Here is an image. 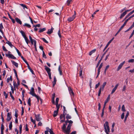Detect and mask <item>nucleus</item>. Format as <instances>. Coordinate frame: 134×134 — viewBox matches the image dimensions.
<instances>
[{
    "instance_id": "obj_33",
    "label": "nucleus",
    "mask_w": 134,
    "mask_h": 134,
    "mask_svg": "<svg viewBox=\"0 0 134 134\" xmlns=\"http://www.w3.org/2000/svg\"><path fill=\"white\" fill-rule=\"evenodd\" d=\"M58 71L59 72L60 74V75H62V71L60 69V66H59L58 68Z\"/></svg>"
},
{
    "instance_id": "obj_61",
    "label": "nucleus",
    "mask_w": 134,
    "mask_h": 134,
    "mask_svg": "<svg viewBox=\"0 0 134 134\" xmlns=\"http://www.w3.org/2000/svg\"><path fill=\"white\" fill-rule=\"evenodd\" d=\"M104 114V110L103 109L102 110V111L101 114V116L102 117H103Z\"/></svg>"
},
{
    "instance_id": "obj_26",
    "label": "nucleus",
    "mask_w": 134,
    "mask_h": 134,
    "mask_svg": "<svg viewBox=\"0 0 134 134\" xmlns=\"http://www.w3.org/2000/svg\"><path fill=\"white\" fill-rule=\"evenodd\" d=\"M20 32L24 38L26 37L25 32L23 31H21Z\"/></svg>"
},
{
    "instance_id": "obj_13",
    "label": "nucleus",
    "mask_w": 134,
    "mask_h": 134,
    "mask_svg": "<svg viewBox=\"0 0 134 134\" xmlns=\"http://www.w3.org/2000/svg\"><path fill=\"white\" fill-rule=\"evenodd\" d=\"M46 130L50 132V134H55L54 133L53 131L51 129H50L48 127H47L46 128Z\"/></svg>"
},
{
    "instance_id": "obj_40",
    "label": "nucleus",
    "mask_w": 134,
    "mask_h": 134,
    "mask_svg": "<svg viewBox=\"0 0 134 134\" xmlns=\"http://www.w3.org/2000/svg\"><path fill=\"white\" fill-rule=\"evenodd\" d=\"M24 26H26L29 28H30L31 27V25L30 24L27 23H25Z\"/></svg>"
},
{
    "instance_id": "obj_4",
    "label": "nucleus",
    "mask_w": 134,
    "mask_h": 134,
    "mask_svg": "<svg viewBox=\"0 0 134 134\" xmlns=\"http://www.w3.org/2000/svg\"><path fill=\"white\" fill-rule=\"evenodd\" d=\"M66 114H61L60 116V119L61 120L60 122H64L65 120V115Z\"/></svg>"
},
{
    "instance_id": "obj_63",
    "label": "nucleus",
    "mask_w": 134,
    "mask_h": 134,
    "mask_svg": "<svg viewBox=\"0 0 134 134\" xmlns=\"http://www.w3.org/2000/svg\"><path fill=\"white\" fill-rule=\"evenodd\" d=\"M131 29H132V28H131V27H130L126 31H125V32H127L128 31H129L130 30H131Z\"/></svg>"
},
{
    "instance_id": "obj_14",
    "label": "nucleus",
    "mask_w": 134,
    "mask_h": 134,
    "mask_svg": "<svg viewBox=\"0 0 134 134\" xmlns=\"http://www.w3.org/2000/svg\"><path fill=\"white\" fill-rule=\"evenodd\" d=\"M53 29H54L52 27L51 29L48 30V31L47 32V33L49 35L50 34L53 32Z\"/></svg>"
},
{
    "instance_id": "obj_29",
    "label": "nucleus",
    "mask_w": 134,
    "mask_h": 134,
    "mask_svg": "<svg viewBox=\"0 0 134 134\" xmlns=\"http://www.w3.org/2000/svg\"><path fill=\"white\" fill-rule=\"evenodd\" d=\"M63 114H66L67 113V111L66 109V108L65 107L63 106Z\"/></svg>"
},
{
    "instance_id": "obj_24",
    "label": "nucleus",
    "mask_w": 134,
    "mask_h": 134,
    "mask_svg": "<svg viewBox=\"0 0 134 134\" xmlns=\"http://www.w3.org/2000/svg\"><path fill=\"white\" fill-rule=\"evenodd\" d=\"M58 112V111H57V110L54 111L53 114V116L54 117H55L57 115Z\"/></svg>"
},
{
    "instance_id": "obj_3",
    "label": "nucleus",
    "mask_w": 134,
    "mask_h": 134,
    "mask_svg": "<svg viewBox=\"0 0 134 134\" xmlns=\"http://www.w3.org/2000/svg\"><path fill=\"white\" fill-rule=\"evenodd\" d=\"M66 125L64 124L62 127V129L65 133L66 134H69L70 132V129L68 130V127L66 129Z\"/></svg>"
},
{
    "instance_id": "obj_16",
    "label": "nucleus",
    "mask_w": 134,
    "mask_h": 134,
    "mask_svg": "<svg viewBox=\"0 0 134 134\" xmlns=\"http://www.w3.org/2000/svg\"><path fill=\"white\" fill-rule=\"evenodd\" d=\"M3 28L2 24V23L0 24V31L2 33V34H3V32L2 30V29Z\"/></svg>"
},
{
    "instance_id": "obj_47",
    "label": "nucleus",
    "mask_w": 134,
    "mask_h": 134,
    "mask_svg": "<svg viewBox=\"0 0 134 134\" xmlns=\"http://www.w3.org/2000/svg\"><path fill=\"white\" fill-rule=\"evenodd\" d=\"M21 58L23 60V61L25 62V63H26V64H27L28 63L27 62V61L23 57V56H21Z\"/></svg>"
},
{
    "instance_id": "obj_44",
    "label": "nucleus",
    "mask_w": 134,
    "mask_h": 134,
    "mask_svg": "<svg viewBox=\"0 0 134 134\" xmlns=\"http://www.w3.org/2000/svg\"><path fill=\"white\" fill-rule=\"evenodd\" d=\"M12 122H11L9 124V129L10 130H11L12 129Z\"/></svg>"
},
{
    "instance_id": "obj_7",
    "label": "nucleus",
    "mask_w": 134,
    "mask_h": 134,
    "mask_svg": "<svg viewBox=\"0 0 134 134\" xmlns=\"http://www.w3.org/2000/svg\"><path fill=\"white\" fill-rule=\"evenodd\" d=\"M6 56L9 58H11L13 59H16V58L13 56L12 54H5Z\"/></svg>"
},
{
    "instance_id": "obj_5",
    "label": "nucleus",
    "mask_w": 134,
    "mask_h": 134,
    "mask_svg": "<svg viewBox=\"0 0 134 134\" xmlns=\"http://www.w3.org/2000/svg\"><path fill=\"white\" fill-rule=\"evenodd\" d=\"M74 14L71 17H70L68 18V21L69 22H71L76 17V12L75 11H74Z\"/></svg>"
},
{
    "instance_id": "obj_37",
    "label": "nucleus",
    "mask_w": 134,
    "mask_h": 134,
    "mask_svg": "<svg viewBox=\"0 0 134 134\" xmlns=\"http://www.w3.org/2000/svg\"><path fill=\"white\" fill-rule=\"evenodd\" d=\"M80 72L79 73V76L80 77H81L82 78V70L81 68L80 69Z\"/></svg>"
},
{
    "instance_id": "obj_18",
    "label": "nucleus",
    "mask_w": 134,
    "mask_h": 134,
    "mask_svg": "<svg viewBox=\"0 0 134 134\" xmlns=\"http://www.w3.org/2000/svg\"><path fill=\"white\" fill-rule=\"evenodd\" d=\"M6 43L8 44L11 48L14 47V46L12 44V43L8 41H7Z\"/></svg>"
},
{
    "instance_id": "obj_50",
    "label": "nucleus",
    "mask_w": 134,
    "mask_h": 134,
    "mask_svg": "<svg viewBox=\"0 0 134 134\" xmlns=\"http://www.w3.org/2000/svg\"><path fill=\"white\" fill-rule=\"evenodd\" d=\"M100 85V83L99 82L96 85L95 88L97 89V88Z\"/></svg>"
},
{
    "instance_id": "obj_53",
    "label": "nucleus",
    "mask_w": 134,
    "mask_h": 134,
    "mask_svg": "<svg viewBox=\"0 0 134 134\" xmlns=\"http://www.w3.org/2000/svg\"><path fill=\"white\" fill-rule=\"evenodd\" d=\"M134 62V59H130L128 60V62L129 63H133Z\"/></svg>"
},
{
    "instance_id": "obj_1",
    "label": "nucleus",
    "mask_w": 134,
    "mask_h": 134,
    "mask_svg": "<svg viewBox=\"0 0 134 134\" xmlns=\"http://www.w3.org/2000/svg\"><path fill=\"white\" fill-rule=\"evenodd\" d=\"M29 93L33 96H34L36 97L37 99L38 102H39V100H40L41 101V103H42V99L40 98V97L35 94L34 92V88L32 87L31 88V90L30 92Z\"/></svg>"
},
{
    "instance_id": "obj_11",
    "label": "nucleus",
    "mask_w": 134,
    "mask_h": 134,
    "mask_svg": "<svg viewBox=\"0 0 134 134\" xmlns=\"http://www.w3.org/2000/svg\"><path fill=\"white\" fill-rule=\"evenodd\" d=\"M114 38L113 37L112 38L111 40L108 42L106 46H105V47L104 49L103 50V51H104L107 48L109 45L111 43V41L113 40L114 39Z\"/></svg>"
},
{
    "instance_id": "obj_8",
    "label": "nucleus",
    "mask_w": 134,
    "mask_h": 134,
    "mask_svg": "<svg viewBox=\"0 0 134 134\" xmlns=\"http://www.w3.org/2000/svg\"><path fill=\"white\" fill-rule=\"evenodd\" d=\"M35 117L36 120L37 121H40L42 119L40 117V114L38 115H36L35 114Z\"/></svg>"
},
{
    "instance_id": "obj_31",
    "label": "nucleus",
    "mask_w": 134,
    "mask_h": 134,
    "mask_svg": "<svg viewBox=\"0 0 134 134\" xmlns=\"http://www.w3.org/2000/svg\"><path fill=\"white\" fill-rule=\"evenodd\" d=\"M106 83H107L106 82H104L103 83V84H102V87H102V91H103V90H104V87H105V86L106 85Z\"/></svg>"
},
{
    "instance_id": "obj_57",
    "label": "nucleus",
    "mask_w": 134,
    "mask_h": 134,
    "mask_svg": "<svg viewBox=\"0 0 134 134\" xmlns=\"http://www.w3.org/2000/svg\"><path fill=\"white\" fill-rule=\"evenodd\" d=\"M59 100V99L58 98H57L56 99L55 101V104H58V102Z\"/></svg>"
},
{
    "instance_id": "obj_46",
    "label": "nucleus",
    "mask_w": 134,
    "mask_h": 134,
    "mask_svg": "<svg viewBox=\"0 0 134 134\" xmlns=\"http://www.w3.org/2000/svg\"><path fill=\"white\" fill-rule=\"evenodd\" d=\"M102 59L101 58V59L99 60V61L98 62L97 64L96 67L97 68L98 67V66L99 65L101 60H102Z\"/></svg>"
},
{
    "instance_id": "obj_64",
    "label": "nucleus",
    "mask_w": 134,
    "mask_h": 134,
    "mask_svg": "<svg viewBox=\"0 0 134 134\" xmlns=\"http://www.w3.org/2000/svg\"><path fill=\"white\" fill-rule=\"evenodd\" d=\"M116 89H115V88H114L112 90V92H111V94H112L114 93V92L115 91V90H116Z\"/></svg>"
},
{
    "instance_id": "obj_2",
    "label": "nucleus",
    "mask_w": 134,
    "mask_h": 134,
    "mask_svg": "<svg viewBox=\"0 0 134 134\" xmlns=\"http://www.w3.org/2000/svg\"><path fill=\"white\" fill-rule=\"evenodd\" d=\"M104 127L105 132L107 134H109L108 132H110V129L108 122L106 121L105 122V124H104Z\"/></svg>"
},
{
    "instance_id": "obj_43",
    "label": "nucleus",
    "mask_w": 134,
    "mask_h": 134,
    "mask_svg": "<svg viewBox=\"0 0 134 134\" xmlns=\"http://www.w3.org/2000/svg\"><path fill=\"white\" fill-rule=\"evenodd\" d=\"M22 129V125H20L19 126V132L20 134L21 133Z\"/></svg>"
},
{
    "instance_id": "obj_45",
    "label": "nucleus",
    "mask_w": 134,
    "mask_h": 134,
    "mask_svg": "<svg viewBox=\"0 0 134 134\" xmlns=\"http://www.w3.org/2000/svg\"><path fill=\"white\" fill-rule=\"evenodd\" d=\"M56 107L57 108V111H59V110L60 107V105L58 104H55Z\"/></svg>"
},
{
    "instance_id": "obj_23",
    "label": "nucleus",
    "mask_w": 134,
    "mask_h": 134,
    "mask_svg": "<svg viewBox=\"0 0 134 134\" xmlns=\"http://www.w3.org/2000/svg\"><path fill=\"white\" fill-rule=\"evenodd\" d=\"M96 51V49H94L92 50L89 53V55H91L93 53H95Z\"/></svg>"
},
{
    "instance_id": "obj_21",
    "label": "nucleus",
    "mask_w": 134,
    "mask_h": 134,
    "mask_svg": "<svg viewBox=\"0 0 134 134\" xmlns=\"http://www.w3.org/2000/svg\"><path fill=\"white\" fill-rule=\"evenodd\" d=\"M68 90L70 94H72L73 95H74V93L71 88L70 87H69Z\"/></svg>"
},
{
    "instance_id": "obj_52",
    "label": "nucleus",
    "mask_w": 134,
    "mask_h": 134,
    "mask_svg": "<svg viewBox=\"0 0 134 134\" xmlns=\"http://www.w3.org/2000/svg\"><path fill=\"white\" fill-rule=\"evenodd\" d=\"M124 114L125 113L124 112L122 113L121 116V118L122 119H123L124 118L125 115Z\"/></svg>"
},
{
    "instance_id": "obj_20",
    "label": "nucleus",
    "mask_w": 134,
    "mask_h": 134,
    "mask_svg": "<svg viewBox=\"0 0 134 134\" xmlns=\"http://www.w3.org/2000/svg\"><path fill=\"white\" fill-rule=\"evenodd\" d=\"M15 20L17 23L19 24H22V22L18 18H16Z\"/></svg>"
},
{
    "instance_id": "obj_56",
    "label": "nucleus",
    "mask_w": 134,
    "mask_h": 134,
    "mask_svg": "<svg viewBox=\"0 0 134 134\" xmlns=\"http://www.w3.org/2000/svg\"><path fill=\"white\" fill-rule=\"evenodd\" d=\"M16 83H15L14 82L13 86H14V90H15V87L16 86L17 87H18V86L16 85Z\"/></svg>"
},
{
    "instance_id": "obj_62",
    "label": "nucleus",
    "mask_w": 134,
    "mask_h": 134,
    "mask_svg": "<svg viewBox=\"0 0 134 134\" xmlns=\"http://www.w3.org/2000/svg\"><path fill=\"white\" fill-rule=\"evenodd\" d=\"M15 116L16 118H17L18 116V113H17V111H16V110H15Z\"/></svg>"
},
{
    "instance_id": "obj_10",
    "label": "nucleus",
    "mask_w": 134,
    "mask_h": 134,
    "mask_svg": "<svg viewBox=\"0 0 134 134\" xmlns=\"http://www.w3.org/2000/svg\"><path fill=\"white\" fill-rule=\"evenodd\" d=\"M12 118L11 115L9 113H8L7 115V121H9Z\"/></svg>"
},
{
    "instance_id": "obj_59",
    "label": "nucleus",
    "mask_w": 134,
    "mask_h": 134,
    "mask_svg": "<svg viewBox=\"0 0 134 134\" xmlns=\"http://www.w3.org/2000/svg\"><path fill=\"white\" fill-rule=\"evenodd\" d=\"M71 0H68L67 1V4L68 5H69Z\"/></svg>"
},
{
    "instance_id": "obj_34",
    "label": "nucleus",
    "mask_w": 134,
    "mask_h": 134,
    "mask_svg": "<svg viewBox=\"0 0 134 134\" xmlns=\"http://www.w3.org/2000/svg\"><path fill=\"white\" fill-rule=\"evenodd\" d=\"M4 129V126L3 124H2L1 127V132H3Z\"/></svg>"
},
{
    "instance_id": "obj_54",
    "label": "nucleus",
    "mask_w": 134,
    "mask_h": 134,
    "mask_svg": "<svg viewBox=\"0 0 134 134\" xmlns=\"http://www.w3.org/2000/svg\"><path fill=\"white\" fill-rule=\"evenodd\" d=\"M41 39H42L43 41L45 43H48V42L44 38H41Z\"/></svg>"
},
{
    "instance_id": "obj_39",
    "label": "nucleus",
    "mask_w": 134,
    "mask_h": 134,
    "mask_svg": "<svg viewBox=\"0 0 134 134\" xmlns=\"http://www.w3.org/2000/svg\"><path fill=\"white\" fill-rule=\"evenodd\" d=\"M31 99L30 98H29L27 101V104L30 106H31Z\"/></svg>"
},
{
    "instance_id": "obj_22",
    "label": "nucleus",
    "mask_w": 134,
    "mask_h": 134,
    "mask_svg": "<svg viewBox=\"0 0 134 134\" xmlns=\"http://www.w3.org/2000/svg\"><path fill=\"white\" fill-rule=\"evenodd\" d=\"M66 117L67 120H68L69 119H70L71 118V115H69V114H66Z\"/></svg>"
},
{
    "instance_id": "obj_41",
    "label": "nucleus",
    "mask_w": 134,
    "mask_h": 134,
    "mask_svg": "<svg viewBox=\"0 0 134 134\" xmlns=\"http://www.w3.org/2000/svg\"><path fill=\"white\" fill-rule=\"evenodd\" d=\"M121 109L122 110L123 112H125L126 111L124 105H122V107Z\"/></svg>"
},
{
    "instance_id": "obj_19",
    "label": "nucleus",
    "mask_w": 134,
    "mask_h": 134,
    "mask_svg": "<svg viewBox=\"0 0 134 134\" xmlns=\"http://www.w3.org/2000/svg\"><path fill=\"white\" fill-rule=\"evenodd\" d=\"M57 79L55 76L54 77V81L53 82V86L54 87L56 83Z\"/></svg>"
},
{
    "instance_id": "obj_28",
    "label": "nucleus",
    "mask_w": 134,
    "mask_h": 134,
    "mask_svg": "<svg viewBox=\"0 0 134 134\" xmlns=\"http://www.w3.org/2000/svg\"><path fill=\"white\" fill-rule=\"evenodd\" d=\"M110 95H109L104 102L106 103H107V102H108L110 99Z\"/></svg>"
},
{
    "instance_id": "obj_49",
    "label": "nucleus",
    "mask_w": 134,
    "mask_h": 134,
    "mask_svg": "<svg viewBox=\"0 0 134 134\" xmlns=\"http://www.w3.org/2000/svg\"><path fill=\"white\" fill-rule=\"evenodd\" d=\"M9 94H10V97L13 100H14L15 99H14V97H13V96L12 95V93H11V92H9Z\"/></svg>"
},
{
    "instance_id": "obj_51",
    "label": "nucleus",
    "mask_w": 134,
    "mask_h": 134,
    "mask_svg": "<svg viewBox=\"0 0 134 134\" xmlns=\"http://www.w3.org/2000/svg\"><path fill=\"white\" fill-rule=\"evenodd\" d=\"M3 94L5 96V98H7L8 97V94L6 93L5 91L3 92Z\"/></svg>"
},
{
    "instance_id": "obj_30",
    "label": "nucleus",
    "mask_w": 134,
    "mask_h": 134,
    "mask_svg": "<svg viewBox=\"0 0 134 134\" xmlns=\"http://www.w3.org/2000/svg\"><path fill=\"white\" fill-rule=\"evenodd\" d=\"M24 38L25 40L26 43L27 44H28L30 42V41H29V40H28V38H27V37H24Z\"/></svg>"
},
{
    "instance_id": "obj_36",
    "label": "nucleus",
    "mask_w": 134,
    "mask_h": 134,
    "mask_svg": "<svg viewBox=\"0 0 134 134\" xmlns=\"http://www.w3.org/2000/svg\"><path fill=\"white\" fill-rule=\"evenodd\" d=\"M20 5L23 7L24 9H25V8L27 9V7L25 4H20Z\"/></svg>"
},
{
    "instance_id": "obj_9",
    "label": "nucleus",
    "mask_w": 134,
    "mask_h": 134,
    "mask_svg": "<svg viewBox=\"0 0 134 134\" xmlns=\"http://www.w3.org/2000/svg\"><path fill=\"white\" fill-rule=\"evenodd\" d=\"M125 61H124L119 64L117 69V71H119L122 68L123 65L125 64Z\"/></svg>"
},
{
    "instance_id": "obj_25",
    "label": "nucleus",
    "mask_w": 134,
    "mask_h": 134,
    "mask_svg": "<svg viewBox=\"0 0 134 134\" xmlns=\"http://www.w3.org/2000/svg\"><path fill=\"white\" fill-rule=\"evenodd\" d=\"M126 13L125 11L121 14L120 17V19H122L126 14Z\"/></svg>"
},
{
    "instance_id": "obj_27",
    "label": "nucleus",
    "mask_w": 134,
    "mask_h": 134,
    "mask_svg": "<svg viewBox=\"0 0 134 134\" xmlns=\"http://www.w3.org/2000/svg\"><path fill=\"white\" fill-rule=\"evenodd\" d=\"M103 63H102L100 64V65H99V67L98 68V72H100V69H101V68H102V66H103Z\"/></svg>"
},
{
    "instance_id": "obj_6",
    "label": "nucleus",
    "mask_w": 134,
    "mask_h": 134,
    "mask_svg": "<svg viewBox=\"0 0 134 134\" xmlns=\"http://www.w3.org/2000/svg\"><path fill=\"white\" fill-rule=\"evenodd\" d=\"M68 123H69V124L68 126L67 129H70L71 127L72 126V124L73 123V122L71 120H68Z\"/></svg>"
},
{
    "instance_id": "obj_12",
    "label": "nucleus",
    "mask_w": 134,
    "mask_h": 134,
    "mask_svg": "<svg viewBox=\"0 0 134 134\" xmlns=\"http://www.w3.org/2000/svg\"><path fill=\"white\" fill-rule=\"evenodd\" d=\"M44 67L45 69L47 71L48 74L51 73V69L46 66H45Z\"/></svg>"
},
{
    "instance_id": "obj_48",
    "label": "nucleus",
    "mask_w": 134,
    "mask_h": 134,
    "mask_svg": "<svg viewBox=\"0 0 134 134\" xmlns=\"http://www.w3.org/2000/svg\"><path fill=\"white\" fill-rule=\"evenodd\" d=\"M16 51H17V53H18V55L19 56H20L21 57V53L19 51L18 49H17L16 48Z\"/></svg>"
},
{
    "instance_id": "obj_32",
    "label": "nucleus",
    "mask_w": 134,
    "mask_h": 134,
    "mask_svg": "<svg viewBox=\"0 0 134 134\" xmlns=\"http://www.w3.org/2000/svg\"><path fill=\"white\" fill-rule=\"evenodd\" d=\"M102 91V87H100L99 91L98 94V96H100Z\"/></svg>"
},
{
    "instance_id": "obj_42",
    "label": "nucleus",
    "mask_w": 134,
    "mask_h": 134,
    "mask_svg": "<svg viewBox=\"0 0 134 134\" xmlns=\"http://www.w3.org/2000/svg\"><path fill=\"white\" fill-rule=\"evenodd\" d=\"M30 119L31 121L35 125V122L36 121L35 120H34L32 118V117H30Z\"/></svg>"
},
{
    "instance_id": "obj_55",
    "label": "nucleus",
    "mask_w": 134,
    "mask_h": 134,
    "mask_svg": "<svg viewBox=\"0 0 134 134\" xmlns=\"http://www.w3.org/2000/svg\"><path fill=\"white\" fill-rule=\"evenodd\" d=\"M43 57L45 58H47L46 55L43 51Z\"/></svg>"
},
{
    "instance_id": "obj_15",
    "label": "nucleus",
    "mask_w": 134,
    "mask_h": 134,
    "mask_svg": "<svg viewBox=\"0 0 134 134\" xmlns=\"http://www.w3.org/2000/svg\"><path fill=\"white\" fill-rule=\"evenodd\" d=\"M26 64L27 65V67L28 69L30 70V71L31 72L32 74H34V72L33 70L30 67L29 63H28Z\"/></svg>"
},
{
    "instance_id": "obj_17",
    "label": "nucleus",
    "mask_w": 134,
    "mask_h": 134,
    "mask_svg": "<svg viewBox=\"0 0 134 134\" xmlns=\"http://www.w3.org/2000/svg\"><path fill=\"white\" fill-rule=\"evenodd\" d=\"M11 62L16 67L18 68V64L14 61L13 60H11Z\"/></svg>"
},
{
    "instance_id": "obj_60",
    "label": "nucleus",
    "mask_w": 134,
    "mask_h": 134,
    "mask_svg": "<svg viewBox=\"0 0 134 134\" xmlns=\"http://www.w3.org/2000/svg\"><path fill=\"white\" fill-rule=\"evenodd\" d=\"M2 48L3 49V50L4 51H7V50L6 48L4 46H2Z\"/></svg>"
},
{
    "instance_id": "obj_35",
    "label": "nucleus",
    "mask_w": 134,
    "mask_h": 134,
    "mask_svg": "<svg viewBox=\"0 0 134 134\" xmlns=\"http://www.w3.org/2000/svg\"><path fill=\"white\" fill-rule=\"evenodd\" d=\"M46 30V28H43L42 29H40V30L39 31V32H43Z\"/></svg>"
},
{
    "instance_id": "obj_38",
    "label": "nucleus",
    "mask_w": 134,
    "mask_h": 134,
    "mask_svg": "<svg viewBox=\"0 0 134 134\" xmlns=\"http://www.w3.org/2000/svg\"><path fill=\"white\" fill-rule=\"evenodd\" d=\"M10 81H12V77L11 76L9 78H8L7 79V82H9Z\"/></svg>"
},
{
    "instance_id": "obj_58",
    "label": "nucleus",
    "mask_w": 134,
    "mask_h": 134,
    "mask_svg": "<svg viewBox=\"0 0 134 134\" xmlns=\"http://www.w3.org/2000/svg\"><path fill=\"white\" fill-rule=\"evenodd\" d=\"M134 17V14L133 15H132L130 17L128 18L127 19V20L129 21V20H130L131 18L133 17Z\"/></svg>"
}]
</instances>
